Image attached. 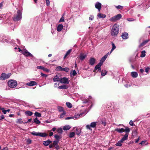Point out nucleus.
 <instances>
[{"label":"nucleus","mask_w":150,"mask_h":150,"mask_svg":"<svg viewBox=\"0 0 150 150\" xmlns=\"http://www.w3.org/2000/svg\"><path fill=\"white\" fill-rule=\"evenodd\" d=\"M146 51L145 50L142 51L141 52V54L140 55V57H144L146 55Z\"/></svg>","instance_id":"473e14b6"},{"label":"nucleus","mask_w":150,"mask_h":150,"mask_svg":"<svg viewBox=\"0 0 150 150\" xmlns=\"http://www.w3.org/2000/svg\"><path fill=\"white\" fill-rule=\"evenodd\" d=\"M96 62V59L93 58H91L89 60V63L91 65L94 64Z\"/></svg>","instance_id":"9b49d317"},{"label":"nucleus","mask_w":150,"mask_h":150,"mask_svg":"<svg viewBox=\"0 0 150 150\" xmlns=\"http://www.w3.org/2000/svg\"><path fill=\"white\" fill-rule=\"evenodd\" d=\"M37 83L35 81H30L26 84L28 86H32L35 85L37 84Z\"/></svg>","instance_id":"f8f14e48"},{"label":"nucleus","mask_w":150,"mask_h":150,"mask_svg":"<svg viewBox=\"0 0 150 150\" xmlns=\"http://www.w3.org/2000/svg\"><path fill=\"white\" fill-rule=\"evenodd\" d=\"M124 131L126 132V133H128L130 131V129L128 127H127L124 129Z\"/></svg>","instance_id":"37998d69"},{"label":"nucleus","mask_w":150,"mask_h":150,"mask_svg":"<svg viewBox=\"0 0 150 150\" xmlns=\"http://www.w3.org/2000/svg\"><path fill=\"white\" fill-rule=\"evenodd\" d=\"M72 50L71 49H69V50L67 52L65 55L64 57V59H65L68 55H69L71 52Z\"/></svg>","instance_id":"2f4dec72"},{"label":"nucleus","mask_w":150,"mask_h":150,"mask_svg":"<svg viewBox=\"0 0 150 150\" xmlns=\"http://www.w3.org/2000/svg\"><path fill=\"white\" fill-rule=\"evenodd\" d=\"M52 142L50 140H48L46 141H44L43 142V144L45 146H48L50 143H51Z\"/></svg>","instance_id":"f3484780"},{"label":"nucleus","mask_w":150,"mask_h":150,"mask_svg":"<svg viewBox=\"0 0 150 150\" xmlns=\"http://www.w3.org/2000/svg\"><path fill=\"white\" fill-rule=\"evenodd\" d=\"M63 28V25L62 24H60L58 26L57 28V30L59 32L62 30Z\"/></svg>","instance_id":"aec40b11"},{"label":"nucleus","mask_w":150,"mask_h":150,"mask_svg":"<svg viewBox=\"0 0 150 150\" xmlns=\"http://www.w3.org/2000/svg\"><path fill=\"white\" fill-rule=\"evenodd\" d=\"M1 110H2V112L4 114H6L7 112L6 110H4V108H1Z\"/></svg>","instance_id":"4d7b16f0"},{"label":"nucleus","mask_w":150,"mask_h":150,"mask_svg":"<svg viewBox=\"0 0 150 150\" xmlns=\"http://www.w3.org/2000/svg\"><path fill=\"white\" fill-rule=\"evenodd\" d=\"M88 100H89L88 99H86L83 102V103H87L88 102Z\"/></svg>","instance_id":"338daca9"},{"label":"nucleus","mask_w":150,"mask_h":150,"mask_svg":"<svg viewBox=\"0 0 150 150\" xmlns=\"http://www.w3.org/2000/svg\"><path fill=\"white\" fill-rule=\"evenodd\" d=\"M71 127L69 125H66L64 127L63 129L64 130H69L70 128Z\"/></svg>","instance_id":"bb28decb"},{"label":"nucleus","mask_w":150,"mask_h":150,"mask_svg":"<svg viewBox=\"0 0 150 150\" xmlns=\"http://www.w3.org/2000/svg\"><path fill=\"white\" fill-rule=\"evenodd\" d=\"M87 55L86 54L81 53L79 56V57L81 60H83L86 57Z\"/></svg>","instance_id":"ddd939ff"},{"label":"nucleus","mask_w":150,"mask_h":150,"mask_svg":"<svg viewBox=\"0 0 150 150\" xmlns=\"http://www.w3.org/2000/svg\"><path fill=\"white\" fill-rule=\"evenodd\" d=\"M96 122H91L90 125H87L86 127V129L92 131L91 128H94L96 127Z\"/></svg>","instance_id":"0eeeda50"},{"label":"nucleus","mask_w":150,"mask_h":150,"mask_svg":"<svg viewBox=\"0 0 150 150\" xmlns=\"http://www.w3.org/2000/svg\"><path fill=\"white\" fill-rule=\"evenodd\" d=\"M149 40H146L144 41L142 43H141L139 45V47H142L145 45L149 41Z\"/></svg>","instance_id":"a211bd4d"},{"label":"nucleus","mask_w":150,"mask_h":150,"mask_svg":"<svg viewBox=\"0 0 150 150\" xmlns=\"http://www.w3.org/2000/svg\"><path fill=\"white\" fill-rule=\"evenodd\" d=\"M64 19L63 16L61 17V18L60 19L59 22H64Z\"/></svg>","instance_id":"5fc2aeb1"},{"label":"nucleus","mask_w":150,"mask_h":150,"mask_svg":"<svg viewBox=\"0 0 150 150\" xmlns=\"http://www.w3.org/2000/svg\"><path fill=\"white\" fill-rule=\"evenodd\" d=\"M137 133V131L136 130H134L133 131L132 134L134 135H136Z\"/></svg>","instance_id":"bf43d9fd"},{"label":"nucleus","mask_w":150,"mask_h":150,"mask_svg":"<svg viewBox=\"0 0 150 150\" xmlns=\"http://www.w3.org/2000/svg\"><path fill=\"white\" fill-rule=\"evenodd\" d=\"M57 108L59 111L60 112H63L64 111V110L63 108L62 107L58 106Z\"/></svg>","instance_id":"ea45409f"},{"label":"nucleus","mask_w":150,"mask_h":150,"mask_svg":"<svg viewBox=\"0 0 150 150\" xmlns=\"http://www.w3.org/2000/svg\"><path fill=\"white\" fill-rule=\"evenodd\" d=\"M41 75L42 76H44V77H46L47 76V75L45 74H43V73H41Z\"/></svg>","instance_id":"774afa93"},{"label":"nucleus","mask_w":150,"mask_h":150,"mask_svg":"<svg viewBox=\"0 0 150 150\" xmlns=\"http://www.w3.org/2000/svg\"><path fill=\"white\" fill-rule=\"evenodd\" d=\"M102 4L99 2H97L95 4V7L96 8L98 9V11L100 12Z\"/></svg>","instance_id":"9d476101"},{"label":"nucleus","mask_w":150,"mask_h":150,"mask_svg":"<svg viewBox=\"0 0 150 150\" xmlns=\"http://www.w3.org/2000/svg\"><path fill=\"white\" fill-rule=\"evenodd\" d=\"M54 137L56 139V140H59V135L55 134L54 136Z\"/></svg>","instance_id":"6e6d98bb"},{"label":"nucleus","mask_w":150,"mask_h":150,"mask_svg":"<svg viewBox=\"0 0 150 150\" xmlns=\"http://www.w3.org/2000/svg\"><path fill=\"white\" fill-rule=\"evenodd\" d=\"M69 70V69L68 67H65L63 68L62 71H65L66 72H68Z\"/></svg>","instance_id":"09e8293b"},{"label":"nucleus","mask_w":150,"mask_h":150,"mask_svg":"<svg viewBox=\"0 0 150 150\" xmlns=\"http://www.w3.org/2000/svg\"><path fill=\"white\" fill-rule=\"evenodd\" d=\"M121 17V15L120 14H118L110 18V21L112 22H114L119 20Z\"/></svg>","instance_id":"39448f33"},{"label":"nucleus","mask_w":150,"mask_h":150,"mask_svg":"<svg viewBox=\"0 0 150 150\" xmlns=\"http://www.w3.org/2000/svg\"><path fill=\"white\" fill-rule=\"evenodd\" d=\"M39 132H36L35 131H33L31 132V134L34 136H38Z\"/></svg>","instance_id":"a19ab883"},{"label":"nucleus","mask_w":150,"mask_h":150,"mask_svg":"<svg viewBox=\"0 0 150 150\" xmlns=\"http://www.w3.org/2000/svg\"><path fill=\"white\" fill-rule=\"evenodd\" d=\"M81 132V130L78 129H76V134L77 135H79L80 134Z\"/></svg>","instance_id":"c03bdc74"},{"label":"nucleus","mask_w":150,"mask_h":150,"mask_svg":"<svg viewBox=\"0 0 150 150\" xmlns=\"http://www.w3.org/2000/svg\"><path fill=\"white\" fill-rule=\"evenodd\" d=\"M107 58L105 57V56H104L101 60H100L99 63H100L101 64H103V62L105 61L106 59Z\"/></svg>","instance_id":"a878e982"},{"label":"nucleus","mask_w":150,"mask_h":150,"mask_svg":"<svg viewBox=\"0 0 150 150\" xmlns=\"http://www.w3.org/2000/svg\"><path fill=\"white\" fill-rule=\"evenodd\" d=\"M46 5L47 6H49L50 4V0H45Z\"/></svg>","instance_id":"864d4df0"},{"label":"nucleus","mask_w":150,"mask_h":150,"mask_svg":"<svg viewBox=\"0 0 150 150\" xmlns=\"http://www.w3.org/2000/svg\"><path fill=\"white\" fill-rule=\"evenodd\" d=\"M129 124L130 125L132 126H133V122L132 120H130L129 122Z\"/></svg>","instance_id":"680f3d73"},{"label":"nucleus","mask_w":150,"mask_h":150,"mask_svg":"<svg viewBox=\"0 0 150 150\" xmlns=\"http://www.w3.org/2000/svg\"><path fill=\"white\" fill-rule=\"evenodd\" d=\"M119 26L115 24L112 26L111 31V34L112 36H116L118 33L119 31Z\"/></svg>","instance_id":"f257e3e1"},{"label":"nucleus","mask_w":150,"mask_h":150,"mask_svg":"<svg viewBox=\"0 0 150 150\" xmlns=\"http://www.w3.org/2000/svg\"><path fill=\"white\" fill-rule=\"evenodd\" d=\"M22 13L21 11L18 10L16 14L14 15L13 18L14 21H16L21 20L22 18Z\"/></svg>","instance_id":"f03ea898"},{"label":"nucleus","mask_w":150,"mask_h":150,"mask_svg":"<svg viewBox=\"0 0 150 150\" xmlns=\"http://www.w3.org/2000/svg\"><path fill=\"white\" fill-rule=\"evenodd\" d=\"M11 73H8L6 74L5 73H3L1 75L0 79L1 80H4L8 78L11 76Z\"/></svg>","instance_id":"423d86ee"},{"label":"nucleus","mask_w":150,"mask_h":150,"mask_svg":"<svg viewBox=\"0 0 150 150\" xmlns=\"http://www.w3.org/2000/svg\"><path fill=\"white\" fill-rule=\"evenodd\" d=\"M35 115L36 117H40L41 116V114L40 113L38 112H36L35 113Z\"/></svg>","instance_id":"49530a36"},{"label":"nucleus","mask_w":150,"mask_h":150,"mask_svg":"<svg viewBox=\"0 0 150 150\" xmlns=\"http://www.w3.org/2000/svg\"><path fill=\"white\" fill-rule=\"evenodd\" d=\"M66 114V113L65 111H64L60 115L59 118H62Z\"/></svg>","instance_id":"8fccbe9b"},{"label":"nucleus","mask_w":150,"mask_h":150,"mask_svg":"<svg viewBox=\"0 0 150 150\" xmlns=\"http://www.w3.org/2000/svg\"><path fill=\"white\" fill-rule=\"evenodd\" d=\"M110 53H110H109V52H108V53L106 54V55H105L104 56H105V57H106V58H107V57H108V55H110V53Z\"/></svg>","instance_id":"69168bd1"},{"label":"nucleus","mask_w":150,"mask_h":150,"mask_svg":"<svg viewBox=\"0 0 150 150\" xmlns=\"http://www.w3.org/2000/svg\"><path fill=\"white\" fill-rule=\"evenodd\" d=\"M84 114L83 113H81L80 114H76L74 116V118H75V119H77L79 118L80 117H82L83 116H84L85 115V114H84V115H83V114Z\"/></svg>","instance_id":"4468645a"},{"label":"nucleus","mask_w":150,"mask_h":150,"mask_svg":"<svg viewBox=\"0 0 150 150\" xmlns=\"http://www.w3.org/2000/svg\"><path fill=\"white\" fill-rule=\"evenodd\" d=\"M129 135V134L128 133H126L121 140L123 142L127 140L128 139V137Z\"/></svg>","instance_id":"2eb2a0df"},{"label":"nucleus","mask_w":150,"mask_h":150,"mask_svg":"<svg viewBox=\"0 0 150 150\" xmlns=\"http://www.w3.org/2000/svg\"><path fill=\"white\" fill-rule=\"evenodd\" d=\"M60 79L59 78V76L56 75L53 79V81L54 82H60Z\"/></svg>","instance_id":"6ab92c4d"},{"label":"nucleus","mask_w":150,"mask_h":150,"mask_svg":"<svg viewBox=\"0 0 150 150\" xmlns=\"http://www.w3.org/2000/svg\"><path fill=\"white\" fill-rule=\"evenodd\" d=\"M131 75L133 78H136L138 76V74L136 72H132L131 73Z\"/></svg>","instance_id":"4be33fe9"},{"label":"nucleus","mask_w":150,"mask_h":150,"mask_svg":"<svg viewBox=\"0 0 150 150\" xmlns=\"http://www.w3.org/2000/svg\"><path fill=\"white\" fill-rule=\"evenodd\" d=\"M17 85V82L14 80H10L8 82V85L11 88H15Z\"/></svg>","instance_id":"7ed1b4c3"},{"label":"nucleus","mask_w":150,"mask_h":150,"mask_svg":"<svg viewBox=\"0 0 150 150\" xmlns=\"http://www.w3.org/2000/svg\"><path fill=\"white\" fill-rule=\"evenodd\" d=\"M69 81L68 79L66 77H63L60 79V82L62 83L68 84L69 83Z\"/></svg>","instance_id":"6e6552de"},{"label":"nucleus","mask_w":150,"mask_h":150,"mask_svg":"<svg viewBox=\"0 0 150 150\" xmlns=\"http://www.w3.org/2000/svg\"><path fill=\"white\" fill-rule=\"evenodd\" d=\"M37 68L42 70L44 69V67L41 66H38L37 67Z\"/></svg>","instance_id":"3c124183"},{"label":"nucleus","mask_w":150,"mask_h":150,"mask_svg":"<svg viewBox=\"0 0 150 150\" xmlns=\"http://www.w3.org/2000/svg\"><path fill=\"white\" fill-rule=\"evenodd\" d=\"M59 141V140H56L54 141L52 143V144L54 146H55L58 144Z\"/></svg>","instance_id":"c756f323"},{"label":"nucleus","mask_w":150,"mask_h":150,"mask_svg":"<svg viewBox=\"0 0 150 150\" xmlns=\"http://www.w3.org/2000/svg\"><path fill=\"white\" fill-rule=\"evenodd\" d=\"M98 17L100 18H105L106 16L105 14H103L102 13H98L97 15Z\"/></svg>","instance_id":"b1692460"},{"label":"nucleus","mask_w":150,"mask_h":150,"mask_svg":"<svg viewBox=\"0 0 150 150\" xmlns=\"http://www.w3.org/2000/svg\"><path fill=\"white\" fill-rule=\"evenodd\" d=\"M75 135V133L74 132H71L69 134V137L70 138H72Z\"/></svg>","instance_id":"a18cd8bd"},{"label":"nucleus","mask_w":150,"mask_h":150,"mask_svg":"<svg viewBox=\"0 0 150 150\" xmlns=\"http://www.w3.org/2000/svg\"><path fill=\"white\" fill-rule=\"evenodd\" d=\"M55 148L57 149H59V146L58 145V144L57 145L55 146H54Z\"/></svg>","instance_id":"052dcab7"},{"label":"nucleus","mask_w":150,"mask_h":150,"mask_svg":"<svg viewBox=\"0 0 150 150\" xmlns=\"http://www.w3.org/2000/svg\"><path fill=\"white\" fill-rule=\"evenodd\" d=\"M38 136L42 137H45L47 136V134L45 133L39 132L38 133Z\"/></svg>","instance_id":"5701e85b"},{"label":"nucleus","mask_w":150,"mask_h":150,"mask_svg":"<svg viewBox=\"0 0 150 150\" xmlns=\"http://www.w3.org/2000/svg\"><path fill=\"white\" fill-rule=\"evenodd\" d=\"M102 65V64L99 63L95 67L94 71H99L100 72L101 71V67Z\"/></svg>","instance_id":"1a4fd4ad"},{"label":"nucleus","mask_w":150,"mask_h":150,"mask_svg":"<svg viewBox=\"0 0 150 150\" xmlns=\"http://www.w3.org/2000/svg\"><path fill=\"white\" fill-rule=\"evenodd\" d=\"M149 69H150L149 67H147L145 69V71L147 73H148Z\"/></svg>","instance_id":"13d9d810"},{"label":"nucleus","mask_w":150,"mask_h":150,"mask_svg":"<svg viewBox=\"0 0 150 150\" xmlns=\"http://www.w3.org/2000/svg\"><path fill=\"white\" fill-rule=\"evenodd\" d=\"M148 143L146 140L143 141L141 142L139 144L143 145H145L148 144Z\"/></svg>","instance_id":"7c9ffc66"},{"label":"nucleus","mask_w":150,"mask_h":150,"mask_svg":"<svg viewBox=\"0 0 150 150\" xmlns=\"http://www.w3.org/2000/svg\"><path fill=\"white\" fill-rule=\"evenodd\" d=\"M100 72H101V75L103 76H105L107 73V71L105 70H102Z\"/></svg>","instance_id":"c85d7f7f"},{"label":"nucleus","mask_w":150,"mask_h":150,"mask_svg":"<svg viewBox=\"0 0 150 150\" xmlns=\"http://www.w3.org/2000/svg\"><path fill=\"white\" fill-rule=\"evenodd\" d=\"M63 68L61 66H59L57 67L56 69L57 71H62Z\"/></svg>","instance_id":"e433bc0d"},{"label":"nucleus","mask_w":150,"mask_h":150,"mask_svg":"<svg viewBox=\"0 0 150 150\" xmlns=\"http://www.w3.org/2000/svg\"><path fill=\"white\" fill-rule=\"evenodd\" d=\"M112 48L110 51V53H111L116 48L114 44L112 42Z\"/></svg>","instance_id":"58836bf2"},{"label":"nucleus","mask_w":150,"mask_h":150,"mask_svg":"<svg viewBox=\"0 0 150 150\" xmlns=\"http://www.w3.org/2000/svg\"><path fill=\"white\" fill-rule=\"evenodd\" d=\"M66 104L68 108H71L72 106L71 103L69 102H67L66 103Z\"/></svg>","instance_id":"79ce46f5"},{"label":"nucleus","mask_w":150,"mask_h":150,"mask_svg":"<svg viewBox=\"0 0 150 150\" xmlns=\"http://www.w3.org/2000/svg\"><path fill=\"white\" fill-rule=\"evenodd\" d=\"M25 114L27 116H30L32 115L33 113L30 111H27L25 112Z\"/></svg>","instance_id":"393cba45"},{"label":"nucleus","mask_w":150,"mask_h":150,"mask_svg":"<svg viewBox=\"0 0 150 150\" xmlns=\"http://www.w3.org/2000/svg\"><path fill=\"white\" fill-rule=\"evenodd\" d=\"M34 122L36 124H39L40 123V122L38 119L37 117L34 119Z\"/></svg>","instance_id":"f704fd0d"},{"label":"nucleus","mask_w":150,"mask_h":150,"mask_svg":"<svg viewBox=\"0 0 150 150\" xmlns=\"http://www.w3.org/2000/svg\"><path fill=\"white\" fill-rule=\"evenodd\" d=\"M31 142V140L30 139H28L27 140V142L28 144H30Z\"/></svg>","instance_id":"0e129e2a"},{"label":"nucleus","mask_w":150,"mask_h":150,"mask_svg":"<svg viewBox=\"0 0 150 150\" xmlns=\"http://www.w3.org/2000/svg\"><path fill=\"white\" fill-rule=\"evenodd\" d=\"M23 122L22 120V119L21 118L17 120L16 122V123H20L21 124L23 123Z\"/></svg>","instance_id":"de8ad7c7"},{"label":"nucleus","mask_w":150,"mask_h":150,"mask_svg":"<svg viewBox=\"0 0 150 150\" xmlns=\"http://www.w3.org/2000/svg\"><path fill=\"white\" fill-rule=\"evenodd\" d=\"M76 72L75 70H74L73 71L72 73H71L70 76H75L76 74Z\"/></svg>","instance_id":"72a5a7b5"},{"label":"nucleus","mask_w":150,"mask_h":150,"mask_svg":"<svg viewBox=\"0 0 150 150\" xmlns=\"http://www.w3.org/2000/svg\"><path fill=\"white\" fill-rule=\"evenodd\" d=\"M115 131H117L119 133H121L124 131V129L123 128H116L115 129Z\"/></svg>","instance_id":"412c9836"},{"label":"nucleus","mask_w":150,"mask_h":150,"mask_svg":"<svg viewBox=\"0 0 150 150\" xmlns=\"http://www.w3.org/2000/svg\"><path fill=\"white\" fill-rule=\"evenodd\" d=\"M89 20L91 21H92L94 19V16L92 15H91L89 17Z\"/></svg>","instance_id":"603ef678"},{"label":"nucleus","mask_w":150,"mask_h":150,"mask_svg":"<svg viewBox=\"0 0 150 150\" xmlns=\"http://www.w3.org/2000/svg\"><path fill=\"white\" fill-rule=\"evenodd\" d=\"M123 142H122V140H120L115 145L117 146H122V144Z\"/></svg>","instance_id":"cd10ccee"},{"label":"nucleus","mask_w":150,"mask_h":150,"mask_svg":"<svg viewBox=\"0 0 150 150\" xmlns=\"http://www.w3.org/2000/svg\"><path fill=\"white\" fill-rule=\"evenodd\" d=\"M19 51L21 52V53L26 57H33V55L30 53L29 52L26 50H21L19 48H18Z\"/></svg>","instance_id":"20e7f679"},{"label":"nucleus","mask_w":150,"mask_h":150,"mask_svg":"<svg viewBox=\"0 0 150 150\" xmlns=\"http://www.w3.org/2000/svg\"><path fill=\"white\" fill-rule=\"evenodd\" d=\"M115 7L117 9L122 10L124 8L123 6L121 5L116 6Z\"/></svg>","instance_id":"4c0bfd02"},{"label":"nucleus","mask_w":150,"mask_h":150,"mask_svg":"<svg viewBox=\"0 0 150 150\" xmlns=\"http://www.w3.org/2000/svg\"><path fill=\"white\" fill-rule=\"evenodd\" d=\"M127 20L129 21H134V20L131 18H128L127 19Z\"/></svg>","instance_id":"e2e57ef3"},{"label":"nucleus","mask_w":150,"mask_h":150,"mask_svg":"<svg viewBox=\"0 0 150 150\" xmlns=\"http://www.w3.org/2000/svg\"><path fill=\"white\" fill-rule=\"evenodd\" d=\"M58 88L59 89H67V87L65 85H63L61 86H59Z\"/></svg>","instance_id":"c9c22d12"},{"label":"nucleus","mask_w":150,"mask_h":150,"mask_svg":"<svg viewBox=\"0 0 150 150\" xmlns=\"http://www.w3.org/2000/svg\"><path fill=\"white\" fill-rule=\"evenodd\" d=\"M122 37L123 39H126L128 38V34L127 33H123L122 35Z\"/></svg>","instance_id":"dca6fc26"}]
</instances>
